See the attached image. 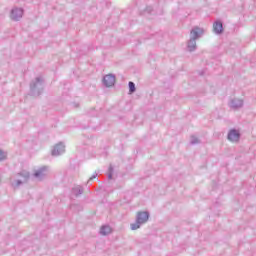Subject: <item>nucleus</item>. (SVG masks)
Returning a JSON list of instances; mask_svg holds the SVG:
<instances>
[{"mask_svg":"<svg viewBox=\"0 0 256 256\" xmlns=\"http://www.w3.org/2000/svg\"><path fill=\"white\" fill-rule=\"evenodd\" d=\"M45 80H43V77L39 76L35 78V81H32L30 83V95L32 97H39L41 93H43Z\"/></svg>","mask_w":256,"mask_h":256,"instance_id":"1","label":"nucleus"},{"mask_svg":"<svg viewBox=\"0 0 256 256\" xmlns=\"http://www.w3.org/2000/svg\"><path fill=\"white\" fill-rule=\"evenodd\" d=\"M149 221V212H138L136 216V222L131 224L132 231H137V229L141 228V225L147 223Z\"/></svg>","mask_w":256,"mask_h":256,"instance_id":"2","label":"nucleus"},{"mask_svg":"<svg viewBox=\"0 0 256 256\" xmlns=\"http://www.w3.org/2000/svg\"><path fill=\"white\" fill-rule=\"evenodd\" d=\"M18 177H22L23 180H16L15 184H13V187L17 189V187H21L23 183H27L29 181V178L31 177V174L25 170L18 173Z\"/></svg>","mask_w":256,"mask_h":256,"instance_id":"3","label":"nucleus"},{"mask_svg":"<svg viewBox=\"0 0 256 256\" xmlns=\"http://www.w3.org/2000/svg\"><path fill=\"white\" fill-rule=\"evenodd\" d=\"M65 153V143L59 142L56 145H54L51 155L53 157H59V155H63Z\"/></svg>","mask_w":256,"mask_h":256,"instance_id":"4","label":"nucleus"},{"mask_svg":"<svg viewBox=\"0 0 256 256\" xmlns=\"http://www.w3.org/2000/svg\"><path fill=\"white\" fill-rule=\"evenodd\" d=\"M204 33L205 30L203 28L196 26L190 31V39H194L197 41V39H201V37H203Z\"/></svg>","mask_w":256,"mask_h":256,"instance_id":"5","label":"nucleus"},{"mask_svg":"<svg viewBox=\"0 0 256 256\" xmlns=\"http://www.w3.org/2000/svg\"><path fill=\"white\" fill-rule=\"evenodd\" d=\"M227 139H228V141H231L232 143H237L241 139V133H239V131L237 129H231L228 132Z\"/></svg>","mask_w":256,"mask_h":256,"instance_id":"6","label":"nucleus"},{"mask_svg":"<svg viewBox=\"0 0 256 256\" xmlns=\"http://www.w3.org/2000/svg\"><path fill=\"white\" fill-rule=\"evenodd\" d=\"M243 105H244L243 99L233 98L229 101V107L234 111H237L238 109L243 108Z\"/></svg>","mask_w":256,"mask_h":256,"instance_id":"7","label":"nucleus"},{"mask_svg":"<svg viewBox=\"0 0 256 256\" xmlns=\"http://www.w3.org/2000/svg\"><path fill=\"white\" fill-rule=\"evenodd\" d=\"M22 17H23L22 8H13L11 10L10 19H12V21H19Z\"/></svg>","mask_w":256,"mask_h":256,"instance_id":"8","label":"nucleus"},{"mask_svg":"<svg viewBox=\"0 0 256 256\" xmlns=\"http://www.w3.org/2000/svg\"><path fill=\"white\" fill-rule=\"evenodd\" d=\"M103 85L104 87H113L115 85V75L108 74L103 77Z\"/></svg>","mask_w":256,"mask_h":256,"instance_id":"9","label":"nucleus"},{"mask_svg":"<svg viewBox=\"0 0 256 256\" xmlns=\"http://www.w3.org/2000/svg\"><path fill=\"white\" fill-rule=\"evenodd\" d=\"M48 169L49 168L47 166H43V167L39 168L38 170H36L34 172V177L36 179H40V180L45 179V177H47V170Z\"/></svg>","mask_w":256,"mask_h":256,"instance_id":"10","label":"nucleus"},{"mask_svg":"<svg viewBox=\"0 0 256 256\" xmlns=\"http://www.w3.org/2000/svg\"><path fill=\"white\" fill-rule=\"evenodd\" d=\"M213 31L216 35H221L223 34V22L217 20L216 22H214L213 24Z\"/></svg>","mask_w":256,"mask_h":256,"instance_id":"11","label":"nucleus"},{"mask_svg":"<svg viewBox=\"0 0 256 256\" xmlns=\"http://www.w3.org/2000/svg\"><path fill=\"white\" fill-rule=\"evenodd\" d=\"M187 48L190 53H193V51L197 49V40L190 38L187 44Z\"/></svg>","mask_w":256,"mask_h":256,"instance_id":"12","label":"nucleus"},{"mask_svg":"<svg viewBox=\"0 0 256 256\" xmlns=\"http://www.w3.org/2000/svg\"><path fill=\"white\" fill-rule=\"evenodd\" d=\"M111 233V226L105 225L100 228V235H109Z\"/></svg>","mask_w":256,"mask_h":256,"instance_id":"13","label":"nucleus"},{"mask_svg":"<svg viewBox=\"0 0 256 256\" xmlns=\"http://www.w3.org/2000/svg\"><path fill=\"white\" fill-rule=\"evenodd\" d=\"M72 193L73 195H75V197H79V195H83V187L78 186L72 189Z\"/></svg>","mask_w":256,"mask_h":256,"instance_id":"14","label":"nucleus"},{"mask_svg":"<svg viewBox=\"0 0 256 256\" xmlns=\"http://www.w3.org/2000/svg\"><path fill=\"white\" fill-rule=\"evenodd\" d=\"M128 87H129V93L130 94H133L137 91V88L135 87V84L132 81H130L128 83Z\"/></svg>","mask_w":256,"mask_h":256,"instance_id":"15","label":"nucleus"},{"mask_svg":"<svg viewBox=\"0 0 256 256\" xmlns=\"http://www.w3.org/2000/svg\"><path fill=\"white\" fill-rule=\"evenodd\" d=\"M114 171H115V169L113 168V165L110 164V166L108 168V179L109 180L113 179Z\"/></svg>","mask_w":256,"mask_h":256,"instance_id":"16","label":"nucleus"},{"mask_svg":"<svg viewBox=\"0 0 256 256\" xmlns=\"http://www.w3.org/2000/svg\"><path fill=\"white\" fill-rule=\"evenodd\" d=\"M199 143H201V140H199V138L195 136H191V141H190L191 145H199Z\"/></svg>","mask_w":256,"mask_h":256,"instance_id":"17","label":"nucleus"},{"mask_svg":"<svg viewBox=\"0 0 256 256\" xmlns=\"http://www.w3.org/2000/svg\"><path fill=\"white\" fill-rule=\"evenodd\" d=\"M5 159H7V155H5L3 150H0V161H5Z\"/></svg>","mask_w":256,"mask_h":256,"instance_id":"18","label":"nucleus"},{"mask_svg":"<svg viewBox=\"0 0 256 256\" xmlns=\"http://www.w3.org/2000/svg\"><path fill=\"white\" fill-rule=\"evenodd\" d=\"M91 117H97V111H95V108H91V112H89Z\"/></svg>","mask_w":256,"mask_h":256,"instance_id":"19","label":"nucleus"},{"mask_svg":"<svg viewBox=\"0 0 256 256\" xmlns=\"http://www.w3.org/2000/svg\"><path fill=\"white\" fill-rule=\"evenodd\" d=\"M97 172H95L90 178H89V180H88V182L87 183H91V181H93V179H97Z\"/></svg>","mask_w":256,"mask_h":256,"instance_id":"20","label":"nucleus"},{"mask_svg":"<svg viewBox=\"0 0 256 256\" xmlns=\"http://www.w3.org/2000/svg\"><path fill=\"white\" fill-rule=\"evenodd\" d=\"M146 13H153V7L147 6L146 7Z\"/></svg>","mask_w":256,"mask_h":256,"instance_id":"21","label":"nucleus"}]
</instances>
